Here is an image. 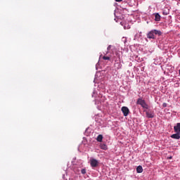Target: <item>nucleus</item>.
I'll return each mask as SVG.
<instances>
[{
  "label": "nucleus",
  "instance_id": "obj_2",
  "mask_svg": "<svg viewBox=\"0 0 180 180\" xmlns=\"http://www.w3.org/2000/svg\"><path fill=\"white\" fill-rule=\"evenodd\" d=\"M90 165L91 167H92V168H96V167L99 165V162H98V160H96V159H91L90 160Z\"/></svg>",
  "mask_w": 180,
  "mask_h": 180
},
{
  "label": "nucleus",
  "instance_id": "obj_9",
  "mask_svg": "<svg viewBox=\"0 0 180 180\" xmlns=\"http://www.w3.org/2000/svg\"><path fill=\"white\" fill-rule=\"evenodd\" d=\"M155 36H161L162 34V32L160 30H152Z\"/></svg>",
  "mask_w": 180,
  "mask_h": 180
},
{
  "label": "nucleus",
  "instance_id": "obj_19",
  "mask_svg": "<svg viewBox=\"0 0 180 180\" xmlns=\"http://www.w3.org/2000/svg\"><path fill=\"white\" fill-rule=\"evenodd\" d=\"M163 15H168L166 12H163Z\"/></svg>",
  "mask_w": 180,
  "mask_h": 180
},
{
  "label": "nucleus",
  "instance_id": "obj_7",
  "mask_svg": "<svg viewBox=\"0 0 180 180\" xmlns=\"http://www.w3.org/2000/svg\"><path fill=\"white\" fill-rule=\"evenodd\" d=\"M174 130L175 133L180 134V123H177L176 125L174 127Z\"/></svg>",
  "mask_w": 180,
  "mask_h": 180
},
{
  "label": "nucleus",
  "instance_id": "obj_5",
  "mask_svg": "<svg viewBox=\"0 0 180 180\" xmlns=\"http://www.w3.org/2000/svg\"><path fill=\"white\" fill-rule=\"evenodd\" d=\"M145 112H146V117H148V119H153L154 117V112H149V111H145Z\"/></svg>",
  "mask_w": 180,
  "mask_h": 180
},
{
  "label": "nucleus",
  "instance_id": "obj_12",
  "mask_svg": "<svg viewBox=\"0 0 180 180\" xmlns=\"http://www.w3.org/2000/svg\"><path fill=\"white\" fill-rule=\"evenodd\" d=\"M100 148L101 150H108V146H106L105 143L100 144Z\"/></svg>",
  "mask_w": 180,
  "mask_h": 180
},
{
  "label": "nucleus",
  "instance_id": "obj_1",
  "mask_svg": "<svg viewBox=\"0 0 180 180\" xmlns=\"http://www.w3.org/2000/svg\"><path fill=\"white\" fill-rule=\"evenodd\" d=\"M136 105H141V108H143V109H148V105L146 103V101L143 100V98H138L136 101Z\"/></svg>",
  "mask_w": 180,
  "mask_h": 180
},
{
  "label": "nucleus",
  "instance_id": "obj_13",
  "mask_svg": "<svg viewBox=\"0 0 180 180\" xmlns=\"http://www.w3.org/2000/svg\"><path fill=\"white\" fill-rule=\"evenodd\" d=\"M115 67L117 68V70H120V68H122V63H116L115 64Z\"/></svg>",
  "mask_w": 180,
  "mask_h": 180
},
{
  "label": "nucleus",
  "instance_id": "obj_11",
  "mask_svg": "<svg viewBox=\"0 0 180 180\" xmlns=\"http://www.w3.org/2000/svg\"><path fill=\"white\" fill-rule=\"evenodd\" d=\"M96 140L99 142L101 143L102 140H103V136L102 134H100L97 136Z\"/></svg>",
  "mask_w": 180,
  "mask_h": 180
},
{
  "label": "nucleus",
  "instance_id": "obj_16",
  "mask_svg": "<svg viewBox=\"0 0 180 180\" xmlns=\"http://www.w3.org/2000/svg\"><path fill=\"white\" fill-rule=\"evenodd\" d=\"M110 49H112V45H109L107 48L108 51H110Z\"/></svg>",
  "mask_w": 180,
  "mask_h": 180
},
{
  "label": "nucleus",
  "instance_id": "obj_17",
  "mask_svg": "<svg viewBox=\"0 0 180 180\" xmlns=\"http://www.w3.org/2000/svg\"><path fill=\"white\" fill-rule=\"evenodd\" d=\"M162 106H163V108H167V103H163V104H162Z\"/></svg>",
  "mask_w": 180,
  "mask_h": 180
},
{
  "label": "nucleus",
  "instance_id": "obj_18",
  "mask_svg": "<svg viewBox=\"0 0 180 180\" xmlns=\"http://www.w3.org/2000/svg\"><path fill=\"white\" fill-rule=\"evenodd\" d=\"M123 0H115L116 2H122Z\"/></svg>",
  "mask_w": 180,
  "mask_h": 180
},
{
  "label": "nucleus",
  "instance_id": "obj_14",
  "mask_svg": "<svg viewBox=\"0 0 180 180\" xmlns=\"http://www.w3.org/2000/svg\"><path fill=\"white\" fill-rule=\"evenodd\" d=\"M103 60H108V61L110 60V57L109 56H103Z\"/></svg>",
  "mask_w": 180,
  "mask_h": 180
},
{
  "label": "nucleus",
  "instance_id": "obj_10",
  "mask_svg": "<svg viewBox=\"0 0 180 180\" xmlns=\"http://www.w3.org/2000/svg\"><path fill=\"white\" fill-rule=\"evenodd\" d=\"M136 172L138 174H141V172H143V167L141 165H139L136 167Z\"/></svg>",
  "mask_w": 180,
  "mask_h": 180
},
{
  "label": "nucleus",
  "instance_id": "obj_3",
  "mask_svg": "<svg viewBox=\"0 0 180 180\" xmlns=\"http://www.w3.org/2000/svg\"><path fill=\"white\" fill-rule=\"evenodd\" d=\"M124 116H129V113L130 112V110H129V108L127 107H122L121 109Z\"/></svg>",
  "mask_w": 180,
  "mask_h": 180
},
{
  "label": "nucleus",
  "instance_id": "obj_4",
  "mask_svg": "<svg viewBox=\"0 0 180 180\" xmlns=\"http://www.w3.org/2000/svg\"><path fill=\"white\" fill-rule=\"evenodd\" d=\"M147 37L148 39H155V35L154 34L153 30L147 34Z\"/></svg>",
  "mask_w": 180,
  "mask_h": 180
},
{
  "label": "nucleus",
  "instance_id": "obj_20",
  "mask_svg": "<svg viewBox=\"0 0 180 180\" xmlns=\"http://www.w3.org/2000/svg\"><path fill=\"white\" fill-rule=\"evenodd\" d=\"M179 75H180V70H179Z\"/></svg>",
  "mask_w": 180,
  "mask_h": 180
},
{
  "label": "nucleus",
  "instance_id": "obj_15",
  "mask_svg": "<svg viewBox=\"0 0 180 180\" xmlns=\"http://www.w3.org/2000/svg\"><path fill=\"white\" fill-rule=\"evenodd\" d=\"M81 173H82L83 175H85V174H86V169H82L81 170Z\"/></svg>",
  "mask_w": 180,
  "mask_h": 180
},
{
  "label": "nucleus",
  "instance_id": "obj_8",
  "mask_svg": "<svg viewBox=\"0 0 180 180\" xmlns=\"http://www.w3.org/2000/svg\"><path fill=\"white\" fill-rule=\"evenodd\" d=\"M155 22H160L161 20V15L158 13H155Z\"/></svg>",
  "mask_w": 180,
  "mask_h": 180
},
{
  "label": "nucleus",
  "instance_id": "obj_6",
  "mask_svg": "<svg viewBox=\"0 0 180 180\" xmlns=\"http://www.w3.org/2000/svg\"><path fill=\"white\" fill-rule=\"evenodd\" d=\"M172 139H174L175 140H179L180 139V134L179 132H176V134H174L170 136Z\"/></svg>",
  "mask_w": 180,
  "mask_h": 180
}]
</instances>
